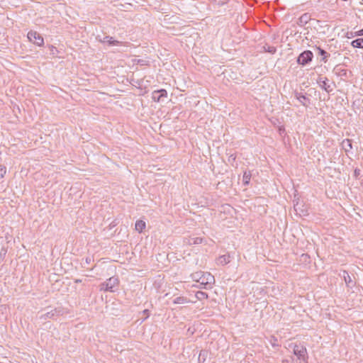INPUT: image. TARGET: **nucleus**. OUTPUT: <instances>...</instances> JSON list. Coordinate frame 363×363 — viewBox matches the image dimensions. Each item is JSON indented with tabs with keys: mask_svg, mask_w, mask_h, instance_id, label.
Instances as JSON below:
<instances>
[{
	"mask_svg": "<svg viewBox=\"0 0 363 363\" xmlns=\"http://www.w3.org/2000/svg\"><path fill=\"white\" fill-rule=\"evenodd\" d=\"M193 281L199 282L203 288H211L215 281L214 277L209 272H196L191 275Z\"/></svg>",
	"mask_w": 363,
	"mask_h": 363,
	"instance_id": "1",
	"label": "nucleus"
},
{
	"mask_svg": "<svg viewBox=\"0 0 363 363\" xmlns=\"http://www.w3.org/2000/svg\"><path fill=\"white\" fill-rule=\"evenodd\" d=\"M293 353L297 357V359L304 363H308V352L306 347L303 344H295L293 347Z\"/></svg>",
	"mask_w": 363,
	"mask_h": 363,
	"instance_id": "2",
	"label": "nucleus"
},
{
	"mask_svg": "<svg viewBox=\"0 0 363 363\" xmlns=\"http://www.w3.org/2000/svg\"><path fill=\"white\" fill-rule=\"evenodd\" d=\"M118 284V279L116 277H112L101 284V290L113 292L115 291L114 289Z\"/></svg>",
	"mask_w": 363,
	"mask_h": 363,
	"instance_id": "3",
	"label": "nucleus"
},
{
	"mask_svg": "<svg viewBox=\"0 0 363 363\" xmlns=\"http://www.w3.org/2000/svg\"><path fill=\"white\" fill-rule=\"evenodd\" d=\"M313 58V52L311 50H305L298 55L297 62L299 65L304 66L311 62Z\"/></svg>",
	"mask_w": 363,
	"mask_h": 363,
	"instance_id": "4",
	"label": "nucleus"
},
{
	"mask_svg": "<svg viewBox=\"0 0 363 363\" xmlns=\"http://www.w3.org/2000/svg\"><path fill=\"white\" fill-rule=\"evenodd\" d=\"M28 38L29 41L37 45L38 46H42L44 44L43 38L36 31L30 30L28 33Z\"/></svg>",
	"mask_w": 363,
	"mask_h": 363,
	"instance_id": "5",
	"label": "nucleus"
},
{
	"mask_svg": "<svg viewBox=\"0 0 363 363\" xmlns=\"http://www.w3.org/2000/svg\"><path fill=\"white\" fill-rule=\"evenodd\" d=\"M60 311L57 308H54L44 313L39 314L38 318L40 320H46L48 319H53L55 316L60 315Z\"/></svg>",
	"mask_w": 363,
	"mask_h": 363,
	"instance_id": "6",
	"label": "nucleus"
},
{
	"mask_svg": "<svg viewBox=\"0 0 363 363\" xmlns=\"http://www.w3.org/2000/svg\"><path fill=\"white\" fill-rule=\"evenodd\" d=\"M167 97V92L165 89L154 91L152 94V99L154 101L160 102L163 101V98Z\"/></svg>",
	"mask_w": 363,
	"mask_h": 363,
	"instance_id": "7",
	"label": "nucleus"
},
{
	"mask_svg": "<svg viewBox=\"0 0 363 363\" xmlns=\"http://www.w3.org/2000/svg\"><path fill=\"white\" fill-rule=\"evenodd\" d=\"M317 83L321 89H324L326 92L330 93L333 91L330 85L328 84V79L326 77H319Z\"/></svg>",
	"mask_w": 363,
	"mask_h": 363,
	"instance_id": "8",
	"label": "nucleus"
},
{
	"mask_svg": "<svg viewBox=\"0 0 363 363\" xmlns=\"http://www.w3.org/2000/svg\"><path fill=\"white\" fill-rule=\"evenodd\" d=\"M295 97L296 99L301 104V105L307 107L308 104L307 102H310V99L307 98L301 92H295Z\"/></svg>",
	"mask_w": 363,
	"mask_h": 363,
	"instance_id": "9",
	"label": "nucleus"
},
{
	"mask_svg": "<svg viewBox=\"0 0 363 363\" xmlns=\"http://www.w3.org/2000/svg\"><path fill=\"white\" fill-rule=\"evenodd\" d=\"M315 49L317 50L318 55L321 56V61L325 63L327 62L330 55L320 47L316 46Z\"/></svg>",
	"mask_w": 363,
	"mask_h": 363,
	"instance_id": "10",
	"label": "nucleus"
},
{
	"mask_svg": "<svg viewBox=\"0 0 363 363\" xmlns=\"http://www.w3.org/2000/svg\"><path fill=\"white\" fill-rule=\"evenodd\" d=\"M187 303H195L194 301H190L184 296H178L173 300L174 304H184Z\"/></svg>",
	"mask_w": 363,
	"mask_h": 363,
	"instance_id": "11",
	"label": "nucleus"
},
{
	"mask_svg": "<svg viewBox=\"0 0 363 363\" xmlns=\"http://www.w3.org/2000/svg\"><path fill=\"white\" fill-rule=\"evenodd\" d=\"M342 147L346 152L350 151L352 149V140L350 139L343 140Z\"/></svg>",
	"mask_w": 363,
	"mask_h": 363,
	"instance_id": "12",
	"label": "nucleus"
},
{
	"mask_svg": "<svg viewBox=\"0 0 363 363\" xmlns=\"http://www.w3.org/2000/svg\"><path fill=\"white\" fill-rule=\"evenodd\" d=\"M146 226L145 222L142 220H138L135 223V230L139 233H142Z\"/></svg>",
	"mask_w": 363,
	"mask_h": 363,
	"instance_id": "13",
	"label": "nucleus"
},
{
	"mask_svg": "<svg viewBox=\"0 0 363 363\" xmlns=\"http://www.w3.org/2000/svg\"><path fill=\"white\" fill-rule=\"evenodd\" d=\"M218 262L220 264L225 265L230 262L229 255H223L218 257Z\"/></svg>",
	"mask_w": 363,
	"mask_h": 363,
	"instance_id": "14",
	"label": "nucleus"
},
{
	"mask_svg": "<svg viewBox=\"0 0 363 363\" xmlns=\"http://www.w3.org/2000/svg\"><path fill=\"white\" fill-rule=\"evenodd\" d=\"M351 45L356 48H363V38H357L351 43Z\"/></svg>",
	"mask_w": 363,
	"mask_h": 363,
	"instance_id": "15",
	"label": "nucleus"
},
{
	"mask_svg": "<svg viewBox=\"0 0 363 363\" xmlns=\"http://www.w3.org/2000/svg\"><path fill=\"white\" fill-rule=\"evenodd\" d=\"M251 176H252V174L250 171L249 172L245 171L244 172L243 177H242V182L245 185L249 184Z\"/></svg>",
	"mask_w": 363,
	"mask_h": 363,
	"instance_id": "16",
	"label": "nucleus"
},
{
	"mask_svg": "<svg viewBox=\"0 0 363 363\" xmlns=\"http://www.w3.org/2000/svg\"><path fill=\"white\" fill-rule=\"evenodd\" d=\"M203 241L201 238H190L188 239L187 243L189 245H198L201 244Z\"/></svg>",
	"mask_w": 363,
	"mask_h": 363,
	"instance_id": "17",
	"label": "nucleus"
},
{
	"mask_svg": "<svg viewBox=\"0 0 363 363\" xmlns=\"http://www.w3.org/2000/svg\"><path fill=\"white\" fill-rule=\"evenodd\" d=\"M195 296L197 300L202 301L204 299H207L208 296L206 292L203 291H197L195 294Z\"/></svg>",
	"mask_w": 363,
	"mask_h": 363,
	"instance_id": "18",
	"label": "nucleus"
},
{
	"mask_svg": "<svg viewBox=\"0 0 363 363\" xmlns=\"http://www.w3.org/2000/svg\"><path fill=\"white\" fill-rule=\"evenodd\" d=\"M342 277L344 278V280L346 283V284L349 286L350 284L352 283V279L347 272L343 271L342 272Z\"/></svg>",
	"mask_w": 363,
	"mask_h": 363,
	"instance_id": "19",
	"label": "nucleus"
},
{
	"mask_svg": "<svg viewBox=\"0 0 363 363\" xmlns=\"http://www.w3.org/2000/svg\"><path fill=\"white\" fill-rule=\"evenodd\" d=\"M264 48L266 52H269L271 54L275 53L276 50H277L275 47L270 46V45H265V46H264Z\"/></svg>",
	"mask_w": 363,
	"mask_h": 363,
	"instance_id": "20",
	"label": "nucleus"
},
{
	"mask_svg": "<svg viewBox=\"0 0 363 363\" xmlns=\"http://www.w3.org/2000/svg\"><path fill=\"white\" fill-rule=\"evenodd\" d=\"M122 42L113 40V38H111V40L108 41V45H122Z\"/></svg>",
	"mask_w": 363,
	"mask_h": 363,
	"instance_id": "21",
	"label": "nucleus"
},
{
	"mask_svg": "<svg viewBox=\"0 0 363 363\" xmlns=\"http://www.w3.org/2000/svg\"><path fill=\"white\" fill-rule=\"evenodd\" d=\"M212 2L214 4L218 5V6H223L228 3V0H211Z\"/></svg>",
	"mask_w": 363,
	"mask_h": 363,
	"instance_id": "22",
	"label": "nucleus"
},
{
	"mask_svg": "<svg viewBox=\"0 0 363 363\" xmlns=\"http://www.w3.org/2000/svg\"><path fill=\"white\" fill-rule=\"evenodd\" d=\"M7 252V249L4 247H2L0 249V259H3L4 257L6 256Z\"/></svg>",
	"mask_w": 363,
	"mask_h": 363,
	"instance_id": "23",
	"label": "nucleus"
},
{
	"mask_svg": "<svg viewBox=\"0 0 363 363\" xmlns=\"http://www.w3.org/2000/svg\"><path fill=\"white\" fill-rule=\"evenodd\" d=\"M6 172V168L4 166H0V179L3 178Z\"/></svg>",
	"mask_w": 363,
	"mask_h": 363,
	"instance_id": "24",
	"label": "nucleus"
},
{
	"mask_svg": "<svg viewBox=\"0 0 363 363\" xmlns=\"http://www.w3.org/2000/svg\"><path fill=\"white\" fill-rule=\"evenodd\" d=\"M111 36H108V35H106L105 37H104L103 40H101V41L102 43H108V41L111 40Z\"/></svg>",
	"mask_w": 363,
	"mask_h": 363,
	"instance_id": "25",
	"label": "nucleus"
},
{
	"mask_svg": "<svg viewBox=\"0 0 363 363\" xmlns=\"http://www.w3.org/2000/svg\"><path fill=\"white\" fill-rule=\"evenodd\" d=\"M363 35V29H361L354 33V36H362Z\"/></svg>",
	"mask_w": 363,
	"mask_h": 363,
	"instance_id": "26",
	"label": "nucleus"
},
{
	"mask_svg": "<svg viewBox=\"0 0 363 363\" xmlns=\"http://www.w3.org/2000/svg\"><path fill=\"white\" fill-rule=\"evenodd\" d=\"M235 160V157H234L233 155H230V157L229 158V160Z\"/></svg>",
	"mask_w": 363,
	"mask_h": 363,
	"instance_id": "27",
	"label": "nucleus"
},
{
	"mask_svg": "<svg viewBox=\"0 0 363 363\" xmlns=\"http://www.w3.org/2000/svg\"><path fill=\"white\" fill-rule=\"evenodd\" d=\"M281 363H289V360H288V359H283Z\"/></svg>",
	"mask_w": 363,
	"mask_h": 363,
	"instance_id": "28",
	"label": "nucleus"
},
{
	"mask_svg": "<svg viewBox=\"0 0 363 363\" xmlns=\"http://www.w3.org/2000/svg\"><path fill=\"white\" fill-rule=\"evenodd\" d=\"M143 313H144L145 314H147V315L148 316V310H147V309H146V310H144V311H143Z\"/></svg>",
	"mask_w": 363,
	"mask_h": 363,
	"instance_id": "29",
	"label": "nucleus"
},
{
	"mask_svg": "<svg viewBox=\"0 0 363 363\" xmlns=\"http://www.w3.org/2000/svg\"><path fill=\"white\" fill-rule=\"evenodd\" d=\"M305 17H306V14H305V15L302 16L301 17V19L302 20V19L303 18V20H306V18H305Z\"/></svg>",
	"mask_w": 363,
	"mask_h": 363,
	"instance_id": "30",
	"label": "nucleus"
},
{
	"mask_svg": "<svg viewBox=\"0 0 363 363\" xmlns=\"http://www.w3.org/2000/svg\"><path fill=\"white\" fill-rule=\"evenodd\" d=\"M305 17H306V14H305V15L302 16L301 17V19L302 20V19L303 18V20H306V18H305Z\"/></svg>",
	"mask_w": 363,
	"mask_h": 363,
	"instance_id": "31",
	"label": "nucleus"
},
{
	"mask_svg": "<svg viewBox=\"0 0 363 363\" xmlns=\"http://www.w3.org/2000/svg\"><path fill=\"white\" fill-rule=\"evenodd\" d=\"M75 282H76V283H79V282H81V280H79V279H76V280H75Z\"/></svg>",
	"mask_w": 363,
	"mask_h": 363,
	"instance_id": "32",
	"label": "nucleus"
},
{
	"mask_svg": "<svg viewBox=\"0 0 363 363\" xmlns=\"http://www.w3.org/2000/svg\"><path fill=\"white\" fill-rule=\"evenodd\" d=\"M203 351H201L200 354H199V357L203 354Z\"/></svg>",
	"mask_w": 363,
	"mask_h": 363,
	"instance_id": "33",
	"label": "nucleus"
},
{
	"mask_svg": "<svg viewBox=\"0 0 363 363\" xmlns=\"http://www.w3.org/2000/svg\"><path fill=\"white\" fill-rule=\"evenodd\" d=\"M90 261L88 258L86 259V262L88 263Z\"/></svg>",
	"mask_w": 363,
	"mask_h": 363,
	"instance_id": "34",
	"label": "nucleus"
}]
</instances>
